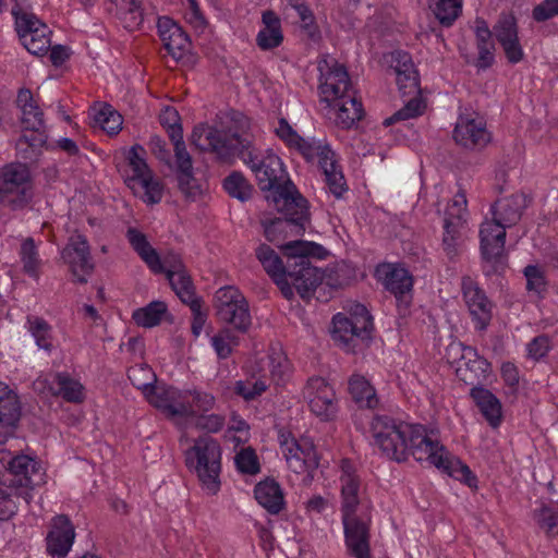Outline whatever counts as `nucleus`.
<instances>
[{
	"label": "nucleus",
	"instance_id": "1",
	"mask_svg": "<svg viewBox=\"0 0 558 558\" xmlns=\"http://www.w3.org/2000/svg\"><path fill=\"white\" fill-rule=\"evenodd\" d=\"M234 122L239 123V130L219 131L207 124H198L192 131L191 144L201 151L215 154L222 162H231L238 156L254 173L258 187L270 193L266 198L276 209L292 214L290 210L294 206L302 215L298 219H302L305 198L289 179L281 159L274 153L263 154L255 148L246 131L250 124L246 117L239 114Z\"/></svg>",
	"mask_w": 558,
	"mask_h": 558
},
{
	"label": "nucleus",
	"instance_id": "2",
	"mask_svg": "<svg viewBox=\"0 0 558 558\" xmlns=\"http://www.w3.org/2000/svg\"><path fill=\"white\" fill-rule=\"evenodd\" d=\"M341 515L345 545L355 558H372L369 548L371 514L361 502V482L349 460L341 461Z\"/></svg>",
	"mask_w": 558,
	"mask_h": 558
},
{
	"label": "nucleus",
	"instance_id": "3",
	"mask_svg": "<svg viewBox=\"0 0 558 558\" xmlns=\"http://www.w3.org/2000/svg\"><path fill=\"white\" fill-rule=\"evenodd\" d=\"M43 482L44 473L29 456L16 454L7 464L0 463V520L15 513L19 499L28 504L32 490Z\"/></svg>",
	"mask_w": 558,
	"mask_h": 558
},
{
	"label": "nucleus",
	"instance_id": "4",
	"mask_svg": "<svg viewBox=\"0 0 558 558\" xmlns=\"http://www.w3.org/2000/svg\"><path fill=\"white\" fill-rule=\"evenodd\" d=\"M409 454H412L416 461H426L435 465L470 487L476 486L477 480L470 468L452 458L437 439H433L425 433L421 425H414L409 442Z\"/></svg>",
	"mask_w": 558,
	"mask_h": 558
},
{
	"label": "nucleus",
	"instance_id": "5",
	"mask_svg": "<svg viewBox=\"0 0 558 558\" xmlns=\"http://www.w3.org/2000/svg\"><path fill=\"white\" fill-rule=\"evenodd\" d=\"M186 465L194 469L203 487L211 495L220 488L221 448L210 436H202L185 452Z\"/></svg>",
	"mask_w": 558,
	"mask_h": 558
},
{
	"label": "nucleus",
	"instance_id": "6",
	"mask_svg": "<svg viewBox=\"0 0 558 558\" xmlns=\"http://www.w3.org/2000/svg\"><path fill=\"white\" fill-rule=\"evenodd\" d=\"M324 248L313 242L290 241L284 245V255L293 257L289 278L298 293L305 298L319 283L320 277L315 267L310 265V257H323Z\"/></svg>",
	"mask_w": 558,
	"mask_h": 558
},
{
	"label": "nucleus",
	"instance_id": "7",
	"mask_svg": "<svg viewBox=\"0 0 558 558\" xmlns=\"http://www.w3.org/2000/svg\"><path fill=\"white\" fill-rule=\"evenodd\" d=\"M414 425L397 422L389 416H375L371 429L375 444L389 459L397 462L409 457V442Z\"/></svg>",
	"mask_w": 558,
	"mask_h": 558
},
{
	"label": "nucleus",
	"instance_id": "8",
	"mask_svg": "<svg viewBox=\"0 0 558 558\" xmlns=\"http://www.w3.org/2000/svg\"><path fill=\"white\" fill-rule=\"evenodd\" d=\"M34 196L32 174L25 163H10L0 169V204L12 210L26 208Z\"/></svg>",
	"mask_w": 558,
	"mask_h": 558
},
{
	"label": "nucleus",
	"instance_id": "9",
	"mask_svg": "<svg viewBox=\"0 0 558 558\" xmlns=\"http://www.w3.org/2000/svg\"><path fill=\"white\" fill-rule=\"evenodd\" d=\"M332 338L348 351H353L359 340L371 338L373 319L363 304H354L350 315L338 313L332 318Z\"/></svg>",
	"mask_w": 558,
	"mask_h": 558
},
{
	"label": "nucleus",
	"instance_id": "10",
	"mask_svg": "<svg viewBox=\"0 0 558 558\" xmlns=\"http://www.w3.org/2000/svg\"><path fill=\"white\" fill-rule=\"evenodd\" d=\"M214 308L219 322L245 333L252 325L250 305L244 294L233 286L218 289L214 296Z\"/></svg>",
	"mask_w": 558,
	"mask_h": 558
},
{
	"label": "nucleus",
	"instance_id": "11",
	"mask_svg": "<svg viewBox=\"0 0 558 558\" xmlns=\"http://www.w3.org/2000/svg\"><path fill=\"white\" fill-rule=\"evenodd\" d=\"M319 96L328 106L356 92L347 69L335 58L324 57L318 61Z\"/></svg>",
	"mask_w": 558,
	"mask_h": 558
},
{
	"label": "nucleus",
	"instance_id": "12",
	"mask_svg": "<svg viewBox=\"0 0 558 558\" xmlns=\"http://www.w3.org/2000/svg\"><path fill=\"white\" fill-rule=\"evenodd\" d=\"M304 207L305 213L302 219H298L302 215L298 213L299 208L293 206L290 210L292 214H289L286 209H277L284 215V218L263 220L262 223L264 226V234L266 239L281 247L284 252L286 244H282L281 242L288 236V234L293 232L295 234H301L305 230V222L310 219L308 204L306 199Z\"/></svg>",
	"mask_w": 558,
	"mask_h": 558
},
{
	"label": "nucleus",
	"instance_id": "13",
	"mask_svg": "<svg viewBox=\"0 0 558 558\" xmlns=\"http://www.w3.org/2000/svg\"><path fill=\"white\" fill-rule=\"evenodd\" d=\"M280 446L289 469L294 473L302 474L317 469V453L313 442L308 439L296 440L282 434Z\"/></svg>",
	"mask_w": 558,
	"mask_h": 558
},
{
	"label": "nucleus",
	"instance_id": "14",
	"mask_svg": "<svg viewBox=\"0 0 558 558\" xmlns=\"http://www.w3.org/2000/svg\"><path fill=\"white\" fill-rule=\"evenodd\" d=\"M304 398L310 410L322 421H331L337 414V402L332 387L322 377H312L304 388Z\"/></svg>",
	"mask_w": 558,
	"mask_h": 558
},
{
	"label": "nucleus",
	"instance_id": "15",
	"mask_svg": "<svg viewBox=\"0 0 558 558\" xmlns=\"http://www.w3.org/2000/svg\"><path fill=\"white\" fill-rule=\"evenodd\" d=\"M461 291L475 328L485 330L493 316L492 302L478 283L470 276L462 277Z\"/></svg>",
	"mask_w": 558,
	"mask_h": 558
},
{
	"label": "nucleus",
	"instance_id": "16",
	"mask_svg": "<svg viewBox=\"0 0 558 558\" xmlns=\"http://www.w3.org/2000/svg\"><path fill=\"white\" fill-rule=\"evenodd\" d=\"M456 143L466 149H482L492 140L483 117L462 114L458 118L453 131Z\"/></svg>",
	"mask_w": 558,
	"mask_h": 558
},
{
	"label": "nucleus",
	"instance_id": "17",
	"mask_svg": "<svg viewBox=\"0 0 558 558\" xmlns=\"http://www.w3.org/2000/svg\"><path fill=\"white\" fill-rule=\"evenodd\" d=\"M62 258L70 266L75 281L86 283V276L94 270L87 239L78 233L71 235L62 250Z\"/></svg>",
	"mask_w": 558,
	"mask_h": 558
},
{
	"label": "nucleus",
	"instance_id": "18",
	"mask_svg": "<svg viewBox=\"0 0 558 558\" xmlns=\"http://www.w3.org/2000/svg\"><path fill=\"white\" fill-rule=\"evenodd\" d=\"M375 276L399 303L405 306L410 304L413 278L408 269L395 264H380L376 267Z\"/></svg>",
	"mask_w": 558,
	"mask_h": 558
},
{
	"label": "nucleus",
	"instance_id": "19",
	"mask_svg": "<svg viewBox=\"0 0 558 558\" xmlns=\"http://www.w3.org/2000/svg\"><path fill=\"white\" fill-rule=\"evenodd\" d=\"M75 538V529L70 518L65 514L53 517L46 536V550L53 558L65 557Z\"/></svg>",
	"mask_w": 558,
	"mask_h": 558
},
{
	"label": "nucleus",
	"instance_id": "20",
	"mask_svg": "<svg viewBox=\"0 0 558 558\" xmlns=\"http://www.w3.org/2000/svg\"><path fill=\"white\" fill-rule=\"evenodd\" d=\"M22 416V405L17 393L0 381V444L15 434Z\"/></svg>",
	"mask_w": 558,
	"mask_h": 558
},
{
	"label": "nucleus",
	"instance_id": "21",
	"mask_svg": "<svg viewBox=\"0 0 558 558\" xmlns=\"http://www.w3.org/2000/svg\"><path fill=\"white\" fill-rule=\"evenodd\" d=\"M494 34L510 63L520 62L524 52L518 37V26L512 14H501L494 26Z\"/></svg>",
	"mask_w": 558,
	"mask_h": 558
},
{
	"label": "nucleus",
	"instance_id": "22",
	"mask_svg": "<svg viewBox=\"0 0 558 558\" xmlns=\"http://www.w3.org/2000/svg\"><path fill=\"white\" fill-rule=\"evenodd\" d=\"M508 227L493 219L492 221H484L481 225V251L482 256L486 262L499 264L505 248L506 229Z\"/></svg>",
	"mask_w": 558,
	"mask_h": 558
},
{
	"label": "nucleus",
	"instance_id": "23",
	"mask_svg": "<svg viewBox=\"0 0 558 558\" xmlns=\"http://www.w3.org/2000/svg\"><path fill=\"white\" fill-rule=\"evenodd\" d=\"M451 352L461 353V364L457 368V374L465 383L473 384L474 379H478L480 376L489 369L487 360L480 356L472 347L464 345L461 342L451 343L449 345V353Z\"/></svg>",
	"mask_w": 558,
	"mask_h": 558
},
{
	"label": "nucleus",
	"instance_id": "24",
	"mask_svg": "<svg viewBox=\"0 0 558 558\" xmlns=\"http://www.w3.org/2000/svg\"><path fill=\"white\" fill-rule=\"evenodd\" d=\"M159 36L169 54L179 60L190 46L185 32L172 19L159 17L157 23Z\"/></svg>",
	"mask_w": 558,
	"mask_h": 558
},
{
	"label": "nucleus",
	"instance_id": "25",
	"mask_svg": "<svg viewBox=\"0 0 558 558\" xmlns=\"http://www.w3.org/2000/svg\"><path fill=\"white\" fill-rule=\"evenodd\" d=\"M525 207L526 198L523 194H512L498 198L492 206L493 219L510 228L521 219Z\"/></svg>",
	"mask_w": 558,
	"mask_h": 558
},
{
	"label": "nucleus",
	"instance_id": "26",
	"mask_svg": "<svg viewBox=\"0 0 558 558\" xmlns=\"http://www.w3.org/2000/svg\"><path fill=\"white\" fill-rule=\"evenodd\" d=\"M335 110L336 124L344 130L351 129L364 116V109L356 92L351 97L344 96L329 106Z\"/></svg>",
	"mask_w": 558,
	"mask_h": 558
},
{
	"label": "nucleus",
	"instance_id": "27",
	"mask_svg": "<svg viewBox=\"0 0 558 558\" xmlns=\"http://www.w3.org/2000/svg\"><path fill=\"white\" fill-rule=\"evenodd\" d=\"M126 239L132 248L154 274H162L163 266L157 251L150 245L146 235L136 228H129Z\"/></svg>",
	"mask_w": 558,
	"mask_h": 558
},
{
	"label": "nucleus",
	"instance_id": "28",
	"mask_svg": "<svg viewBox=\"0 0 558 558\" xmlns=\"http://www.w3.org/2000/svg\"><path fill=\"white\" fill-rule=\"evenodd\" d=\"M52 396L60 397L70 403H81L84 400V387L69 373L60 372L52 376L49 385Z\"/></svg>",
	"mask_w": 558,
	"mask_h": 558
},
{
	"label": "nucleus",
	"instance_id": "29",
	"mask_svg": "<svg viewBox=\"0 0 558 558\" xmlns=\"http://www.w3.org/2000/svg\"><path fill=\"white\" fill-rule=\"evenodd\" d=\"M470 395L489 425L492 427L499 426L502 417V408L499 399L492 391L483 387H473Z\"/></svg>",
	"mask_w": 558,
	"mask_h": 558
},
{
	"label": "nucleus",
	"instance_id": "30",
	"mask_svg": "<svg viewBox=\"0 0 558 558\" xmlns=\"http://www.w3.org/2000/svg\"><path fill=\"white\" fill-rule=\"evenodd\" d=\"M256 257L275 282L282 281L283 275H288L294 259L293 257L287 256V263L283 264L280 256L266 244H262L256 248Z\"/></svg>",
	"mask_w": 558,
	"mask_h": 558
},
{
	"label": "nucleus",
	"instance_id": "31",
	"mask_svg": "<svg viewBox=\"0 0 558 558\" xmlns=\"http://www.w3.org/2000/svg\"><path fill=\"white\" fill-rule=\"evenodd\" d=\"M16 104L22 111L21 122L24 130H39L44 128V112L34 100L29 89H20Z\"/></svg>",
	"mask_w": 558,
	"mask_h": 558
},
{
	"label": "nucleus",
	"instance_id": "32",
	"mask_svg": "<svg viewBox=\"0 0 558 558\" xmlns=\"http://www.w3.org/2000/svg\"><path fill=\"white\" fill-rule=\"evenodd\" d=\"M264 27L258 32L256 44L262 50H270L281 45L283 35L281 22L277 14L271 11L263 13Z\"/></svg>",
	"mask_w": 558,
	"mask_h": 558
},
{
	"label": "nucleus",
	"instance_id": "33",
	"mask_svg": "<svg viewBox=\"0 0 558 558\" xmlns=\"http://www.w3.org/2000/svg\"><path fill=\"white\" fill-rule=\"evenodd\" d=\"M254 494L257 502L272 514L279 513L284 505L281 488L274 480L258 483Z\"/></svg>",
	"mask_w": 558,
	"mask_h": 558
},
{
	"label": "nucleus",
	"instance_id": "34",
	"mask_svg": "<svg viewBox=\"0 0 558 558\" xmlns=\"http://www.w3.org/2000/svg\"><path fill=\"white\" fill-rule=\"evenodd\" d=\"M47 142L45 126L39 130H24V134L16 142V150L24 160H34Z\"/></svg>",
	"mask_w": 558,
	"mask_h": 558
},
{
	"label": "nucleus",
	"instance_id": "35",
	"mask_svg": "<svg viewBox=\"0 0 558 558\" xmlns=\"http://www.w3.org/2000/svg\"><path fill=\"white\" fill-rule=\"evenodd\" d=\"M349 392L360 407L374 409L378 404L376 391L364 376L354 374L350 377Z\"/></svg>",
	"mask_w": 558,
	"mask_h": 558
},
{
	"label": "nucleus",
	"instance_id": "36",
	"mask_svg": "<svg viewBox=\"0 0 558 558\" xmlns=\"http://www.w3.org/2000/svg\"><path fill=\"white\" fill-rule=\"evenodd\" d=\"M468 226H457L452 222H444L442 250L446 256L452 260L459 256L466 238Z\"/></svg>",
	"mask_w": 558,
	"mask_h": 558
},
{
	"label": "nucleus",
	"instance_id": "37",
	"mask_svg": "<svg viewBox=\"0 0 558 558\" xmlns=\"http://www.w3.org/2000/svg\"><path fill=\"white\" fill-rule=\"evenodd\" d=\"M26 328L39 349L47 353L53 350L52 327L47 320L36 315H28L26 317Z\"/></svg>",
	"mask_w": 558,
	"mask_h": 558
},
{
	"label": "nucleus",
	"instance_id": "38",
	"mask_svg": "<svg viewBox=\"0 0 558 558\" xmlns=\"http://www.w3.org/2000/svg\"><path fill=\"white\" fill-rule=\"evenodd\" d=\"M222 186L230 197L242 203L250 201L255 192L253 184L240 171H232L227 175Z\"/></svg>",
	"mask_w": 558,
	"mask_h": 558
},
{
	"label": "nucleus",
	"instance_id": "39",
	"mask_svg": "<svg viewBox=\"0 0 558 558\" xmlns=\"http://www.w3.org/2000/svg\"><path fill=\"white\" fill-rule=\"evenodd\" d=\"M145 149L138 145L133 146L129 151L128 165L132 173L128 177L126 183L133 190L136 189V182L153 174L145 160Z\"/></svg>",
	"mask_w": 558,
	"mask_h": 558
},
{
	"label": "nucleus",
	"instance_id": "40",
	"mask_svg": "<svg viewBox=\"0 0 558 558\" xmlns=\"http://www.w3.org/2000/svg\"><path fill=\"white\" fill-rule=\"evenodd\" d=\"M167 311L165 302L153 301L148 305L134 311L132 318L137 326L151 328L161 323Z\"/></svg>",
	"mask_w": 558,
	"mask_h": 558
},
{
	"label": "nucleus",
	"instance_id": "41",
	"mask_svg": "<svg viewBox=\"0 0 558 558\" xmlns=\"http://www.w3.org/2000/svg\"><path fill=\"white\" fill-rule=\"evenodd\" d=\"M19 254L23 271L33 278H38L41 259L33 238H26L22 241Z\"/></svg>",
	"mask_w": 558,
	"mask_h": 558
},
{
	"label": "nucleus",
	"instance_id": "42",
	"mask_svg": "<svg viewBox=\"0 0 558 558\" xmlns=\"http://www.w3.org/2000/svg\"><path fill=\"white\" fill-rule=\"evenodd\" d=\"M162 413L175 423L194 417V410L187 395L180 390L177 391V395H173Z\"/></svg>",
	"mask_w": 558,
	"mask_h": 558
},
{
	"label": "nucleus",
	"instance_id": "43",
	"mask_svg": "<svg viewBox=\"0 0 558 558\" xmlns=\"http://www.w3.org/2000/svg\"><path fill=\"white\" fill-rule=\"evenodd\" d=\"M167 279L175 294L183 303L191 304L194 301L201 300L195 296L192 279L185 269L178 274L168 276Z\"/></svg>",
	"mask_w": 558,
	"mask_h": 558
},
{
	"label": "nucleus",
	"instance_id": "44",
	"mask_svg": "<svg viewBox=\"0 0 558 558\" xmlns=\"http://www.w3.org/2000/svg\"><path fill=\"white\" fill-rule=\"evenodd\" d=\"M37 31L38 33L24 35V39L21 43L29 53L40 57L45 56L50 48L51 31L47 25L37 28Z\"/></svg>",
	"mask_w": 558,
	"mask_h": 558
},
{
	"label": "nucleus",
	"instance_id": "45",
	"mask_svg": "<svg viewBox=\"0 0 558 558\" xmlns=\"http://www.w3.org/2000/svg\"><path fill=\"white\" fill-rule=\"evenodd\" d=\"M13 16L15 20V29L21 41L24 39V35H31L35 32L38 33L37 28H41V26L46 25L32 11H26L20 7L13 10Z\"/></svg>",
	"mask_w": 558,
	"mask_h": 558
},
{
	"label": "nucleus",
	"instance_id": "46",
	"mask_svg": "<svg viewBox=\"0 0 558 558\" xmlns=\"http://www.w3.org/2000/svg\"><path fill=\"white\" fill-rule=\"evenodd\" d=\"M463 0H435L434 14L442 26L449 27L460 16Z\"/></svg>",
	"mask_w": 558,
	"mask_h": 558
},
{
	"label": "nucleus",
	"instance_id": "47",
	"mask_svg": "<svg viewBox=\"0 0 558 558\" xmlns=\"http://www.w3.org/2000/svg\"><path fill=\"white\" fill-rule=\"evenodd\" d=\"M468 201L465 193L459 191L451 202L448 204L445 211L444 222H452L457 226H468Z\"/></svg>",
	"mask_w": 558,
	"mask_h": 558
},
{
	"label": "nucleus",
	"instance_id": "48",
	"mask_svg": "<svg viewBox=\"0 0 558 558\" xmlns=\"http://www.w3.org/2000/svg\"><path fill=\"white\" fill-rule=\"evenodd\" d=\"M95 122L108 134L116 135L122 128V116L116 111L111 106L105 105L95 114Z\"/></svg>",
	"mask_w": 558,
	"mask_h": 558
},
{
	"label": "nucleus",
	"instance_id": "49",
	"mask_svg": "<svg viewBox=\"0 0 558 558\" xmlns=\"http://www.w3.org/2000/svg\"><path fill=\"white\" fill-rule=\"evenodd\" d=\"M173 145L177 171H186L193 170V161L190 153L186 149V145L183 141V132L179 129L171 134V140Z\"/></svg>",
	"mask_w": 558,
	"mask_h": 558
},
{
	"label": "nucleus",
	"instance_id": "50",
	"mask_svg": "<svg viewBox=\"0 0 558 558\" xmlns=\"http://www.w3.org/2000/svg\"><path fill=\"white\" fill-rule=\"evenodd\" d=\"M128 377L136 388L147 392L156 381V375L153 369L145 364L135 365L128 369Z\"/></svg>",
	"mask_w": 558,
	"mask_h": 558
},
{
	"label": "nucleus",
	"instance_id": "51",
	"mask_svg": "<svg viewBox=\"0 0 558 558\" xmlns=\"http://www.w3.org/2000/svg\"><path fill=\"white\" fill-rule=\"evenodd\" d=\"M424 109L425 104L422 99L415 96L411 98L403 108L395 112L391 117L387 118L384 121V125L389 126L399 121L416 118L424 112Z\"/></svg>",
	"mask_w": 558,
	"mask_h": 558
},
{
	"label": "nucleus",
	"instance_id": "52",
	"mask_svg": "<svg viewBox=\"0 0 558 558\" xmlns=\"http://www.w3.org/2000/svg\"><path fill=\"white\" fill-rule=\"evenodd\" d=\"M136 187L143 190V199L147 204H157L162 198L163 184L158 178H155L154 174L136 182Z\"/></svg>",
	"mask_w": 558,
	"mask_h": 558
},
{
	"label": "nucleus",
	"instance_id": "53",
	"mask_svg": "<svg viewBox=\"0 0 558 558\" xmlns=\"http://www.w3.org/2000/svg\"><path fill=\"white\" fill-rule=\"evenodd\" d=\"M523 274L526 278V290L542 295L547 291L545 271L536 265H527Z\"/></svg>",
	"mask_w": 558,
	"mask_h": 558
},
{
	"label": "nucleus",
	"instance_id": "54",
	"mask_svg": "<svg viewBox=\"0 0 558 558\" xmlns=\"http://www.w3.org/2000/svg\"><path fill=\"white\" fill-rule=\"evenodd\" d=\"M178 389L166 385H155L149 391L145 392L146 400L161 412L170 402L173 395H177Z\"/></svg>",
	"mask_w": 558,
	"mask_h": 558
},
{
	"label": "nucleus",
	"instance_id": "55",
	"mask_svg": "<svg viewBox=\"0 0 558 558\" xmlns=\"http://www.w3.org/2000/svg\"><path fill=\"white\" fill-rule=\"evenodd\" d=\"M291 7L299 15L303 27L307 31L310 37H314L317 33L315 17L311 9L305 4L304 0H289Z\"/></svg>",
	"mask_w": 558,
	"mask_h": 558
},
{
	"label": "nucleus",
	"instance_id": "56",
	"mask_svg": "<svg viewBox=\"0 0 558 558\" xmlns=\"http://www.w3.org/2000/svg\"><path fill=\"white\" fill-rule=\"evenodd\" d=\"M178 184L186 198L195 199L202 194L201 186L193 175V170L178 172Z\"/></svg>",
	"mask_w": 558,
	"mask_h": 558
},
{
	"label": "nucleus",
	"instance_id": "57",
	"mask_svg": "<svg viewBox=\"0 0 558 558\" xmlns=\"http://www.w3.org/2000/svg\"><path fill=\"white\" fill-rule=\"evenodd\" d=\"M534 519L538 526L550 535L553 530L558 525V511L543 505L539 509L535 510Z\"/></svg>",
	"mask_w": 558,
	"mask_h": 558
},
{
	"label": "nucleus",
	"instance_id": "58",
	"mask_svg": "<svg viewBox=\"0 0 558 558\" xmlns=\"http://www.w3.org/2000/svg\"><path fill=\"white\" fill-rule=\"evenodd\" d=\"M396 81L403 95H417L420 92V80L415 69L396 74Z\"/></svg>",
	"mask_w": 558,
	"mask_h": 558
},
{
	"label": "nucleus",
	"instance_id": "59",
	"mask_svg": "<svg viewBox=\"0 0 558 558\" xmlns=\"http://www.w3.org/2000/svg\"><path fill=\"white\" fill-rule=\"evenodd\" d=\"M235 464L240 472L256 474L259 472L257 456L252 449H243L235 456Z\"/></svg>",
	"mask_w": 558,
	"mask_h": 558
},
{
	"label": "nucleus",
	"instance_id": "60",
	"mask_svg": "<svg viewBox=\"0 0 558 558\" xmlns=\"http://www.w3.org/2000/svg\"><path fill=\"white\" fill-rule=\"evenodd\" d=\"M121 10L124 11V20L130 21L129 27L138 26L143 22L141 3L137 0H121Z\"/></svg>",
	"mask_w": 558,
	"mask_h": 558
},
{
	"label": "nucleus",
	"instance_id": "61",
	"mask_svg": "<svg viewBox=\"0 0 558 558\" xmlns=\"http://www.w3.org/2000/svg\"><path fill=\"white\" fill-rule=\"evenodd\" d=\"M193 418H195V425L197 428L208 433H217L225 425V416L220 414L194 415Z\"/></svg>",
	"mask_w": 558,
	"mask_h": 558
},
{
	"label": "nucleus",
	"instance_id": "62",
	"mask_svg": "<svg viewBox=\"0 0 558 558\" xmlns=\"http://www.w3.org/2000/svg\"><path fill=\"white\" fill-rule=\"evenodd\" d=\"M326 184L329 187V191L336 196L340 197L343 192L347 191V183L342 170L340 167L335 169L332 172L329 171L324 174Z\"/></svg>",
	"mask_w": 558,
	"mask_h": 558
},
{
	"label": "nucleus",
	"instance_id": "63",
	"mask_svg": "<svg viewBox=\"0 0 558 558\" xmlns=\"http://www.w3.org/2000/svg\"><path fill=\"white\" fill-rule=\"evenodd\" d=\"M501 377L507 386V393L514 396L520 379L518 367L511 362L504 363L501 366Z\"/></svg>",
	"mask_w": 558,
	"mask_h": 558
},
{
	"label": "nucleus",
	"instance_id": "64",
	"mask_svg": "<svg viewBox=\"0 0 558 558\" xmlns=\"http://www.w3.org/2000/svg\"><path fill=\"white\" fill-rule=\"evenodd\" d=\"M558 15V0H544L533 9V19L545 22Z\"/></svg>",
	"mask_w": 558,
	"mask_h": 558
}]
</instances>
